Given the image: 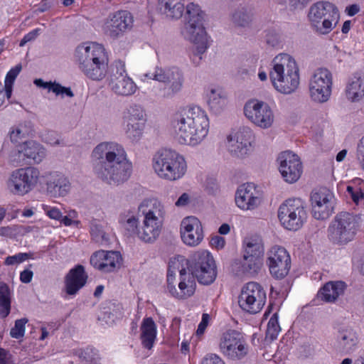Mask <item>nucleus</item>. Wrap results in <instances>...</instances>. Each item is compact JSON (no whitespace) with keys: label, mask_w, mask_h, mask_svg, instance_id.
I'll return each mask as SVG.
<instances>
[{"label":"nucleus","mask_w":364,"mask_h":364,"mask_svg":"<svg viewBox=\"0 0 364 364\" xmlns=\"http://www.w3.org/2000/svg\"><path fill=\"white\" fill-rule=\"evenodd\" d=\"M171 126L181 144L195 146L208 134L209 120L199 107H187L174 114Z\"/></svg>","instance_id":"nucleus-1"},{"label":"nucleus","mask_w":364,"mask_h":364,"mask_svg":"<svg viewBox=\"0 0 364 364\" xmlns=\"http://www.w3.org/2000/svg\"><path fill=\"white\" fill-rule=\"evenodd\" d=\"M75 60L79 70L89 79L103 80L109 72V53L100 43L86 41L80 43L75 50Z\"/></svg>","instance_id":"nucleus-2"},{"label":"nucleus","mask_w":364,"mask_h":364,"mask_svg":"<svg viewBox=\"0 0 364 364\" xmlns=\"http://www.w3.org/2000/svg\"><path fill=\"white\" fill-rule=\"evenodd\" d=\"M205 13L194 3L186 6L184 15V26L181 33L184 38L193 43L196 53L193 54V62L198 64L209 46L208 37L204 26Z\"/></svg>","instance_id":"nucleus-3"},{"label":"nucleus","mask_w":364,"mask_h":364,"mask_svg":"<svg viewBox=\"0 0 364 364\" xmlns=\"http://www.w3.org/2000/svg\"><path fill=\"white\" fill-rule=\"evenodd\" d=\"M269 73L274 87L279 92L289 95L296 90L299 85V70L295 60L289 54L276 56Z\"/></svg>","instance_id":"nucleus-4"},{"label":"nucleus","mask_w":364,"mask_h":364,"mask_svg":"<svg viewBox=\"0 0 364 364\" xmlns=\"http://www.w3.org/2000/svg\"><path fill=\"white\" fill-rule=\"evenodd\" d=\"M138 210L144 216L139 239L144 242H153L161 232L166 215L164 206L157 199H145L139 205Z\"/></svg>","instance_id":"nucleus-5"},{"label":"nucleus","mask_w":364,"mask_h":364,"mask_svg":"<svg viewBox=\"0 0 364 364\" xmlns=\"http://www.w3.org/2000/svg\"><path fill=\"white\" fill-rule=\"evenodd\" d=\"M152 166L161 178L176 181L186 173L187 166L183 156L171 149H161L153 156Z\"/></svg>","instance_id":"nucleus-6"},{"label":"nucleus","mask_w":364,"mask_h":364,"mask_svg":"<svg viewBox=\"0 0 364 364\" xmlns=\"http://www.w3.org/2000/svg\"><path fill=\"white\" fill-rule=\"evenodd\" d=\"M359 228V218L348 212L337 214L327 230L328 240L334 245H345L353 241Z\"/></svg>","instance_id":"nucleus-7"},{"label":"nucleus","mask_w":364,"mask_h":364,"mask_svg":"<svg viewBox=\"0 0 364 364\" xmlns=\"http://www.w3.org/2000/svg\"><path fill=\"white\" fill-rule=\"evenodd\" d=\"M308 18L316 33L326 35L336 26L339 11L334 4L328 1H318L311 6Z\"/></svg>","instance_id":"nucleus-8"},{"label":"nucleus","mask_w":364,"mask_h":364,"mask_svg":"<svg viewBox=\"0 0 364 364\" xmlns=\"http://www.w3.org/2000/svg\"><path fill=\"white\" fill-rule=\"evenodd\" d=\"M40 171L32 166L20 168L13 171L6 185L7 190L16 196H25L31 191L39 183Z\"/></svg>","instance_id":"nucleus-9"},{"label":"nucleus","mask_w":364,"mask_h":364,"mask_svg":"<svg viewBox=\"0 0 364 364\" xmlns=\"http://www.w3.org/2000/svg\"><path fill=\"white\" fill-rule=\"evenodd\" d=\"M186 265L193 278L200 284L208 285L212 284L217 276L216 265L213 257L207 251L195 252L186 262Z\"/></svg>","instance_id":"nucleus-10"},{"label":"nucleus","mask_w":364,"mask_h":364,"mask_svg":"<svg viewBox=\"0 0 364 364\" xmlns=\"http://www.w3.org/2000/svg\"><path fill=\"white\" fill-rule=\"evenodd\" d=\"M278 218L282 225L289 230H299L307 218L302 201L298 198L288 199L278 209Z\"/></svg>","instance_id":"nucleus-11"},{"label":"nucleus","mask_w":364,"mask_h":364,"mask_svg":"<svg viewBox=\"0 0 364 364\" xmlns=\"http://www.w3.org/2000/svg\"><path fill=\"white\" fill-rule=\"evenodd\" d=\"M94 169L103 181L111 183L114 176V143L105 141L99 144L92 152Z\"/></svg>","instance_id":"nucleus-12"},{"label":"nucleus","mask_w":364,"mask_h":364,"mask_svg":"<svg viewBox=\"0 0 364 364\" xmlns=\"http://www.w3.org/2000/svg\"><path fill=\"white\" fill-rule=\"evenodd\" d=\"M122 122L127 137L132 142L142 137L146 122V114L142 106L131 105L122 113Z\"/></svg>","instance_id":"nucleus-13"},{"label":"nucleus","mask_w":364,"mask_h":364,"mask_svg":"<svg viewBox=\"0 0 364 364\" xmlns=\"http://www.w3.org/2000/svg\"><path fill=\"white\" fill-rule=\"evenodd\" d=\"M266 299L263 287L257 282H250L242 287L238 296V304L244 311L255 314L263 309Z\"/></svg>","instance_id":"nucleus-14"},{"label":"nucleus","mask_w":364,"mask_h":364,"mask_svg":"<svg viewBox=\"0 0 364 364\" xmlns=\"http://www.w3.org/2000/svg\"><path fill=\"white\" fill-rule=\"evenodd\" d=\"M144 77L163 82L167 85L162 90V95L164 97H171L179 92L184 82L183 72L177 67L165 68L157 67L154 73H146Z\"/></svg>","instance_id":"nucleus-15"},{"label":"nucleus","mask_w":364,"mask_h":364,"mask_svg":"<svg viewBox=\"0 0 364 364\" xmlns=\"http://www.w3.org/2000/svg\"><path fill=\"white\" fill-rule=\"evenodd\" d=\"M332 85L331 73L326 68L317 69L311 77L309 83L311 100L318 103L327 102L331 95Z\"/></svg>","instance_id":"nucleus-16"},{"label":"nucleus","mask_w":364,"mask_h":364,"mask_svg":"<svg viewBox=\"0 0 364 364\" xmlns=\"http://www.w3.org/2000/svg\"><path fill=\"white\" fill-rule=\"evenodd\" d=\"M246 117L262 129H268L274 123V115L270 106L263 101L251 100L244 107Z\"/></svg>","instance_id":"nucleus-17"},{"label":"nucleus","mask_w":364,"mask_h":364,"mask_svg":"<svg viewBox=\"0 0 364 364\" xmlns=\"http://www.w3.org/2000/svg\"><path fill=\"white\" fill-rule=\"evenodd\" d=\"M311 213L317 220H325L333 212L335 198L327 188L314 190L311 193Z\"/></svg>","instance_id":"nucleus-18"},{"label":"nucleus","mask_w":364,"mask_h":364,"mask_svg":"<svg viewBox=\"0 0 364 364\" xmlns=\"http://www.w3.org/2000/svg\"><path fill=\"white\" fill-rule=\"evenodd\" d=\"M267 255V264L272 276L277 279L284 278L291 268V258L288 252L282 247L274 246Z\"/></svg>","instance_id":"nucleus-19"},{"label":"nucleus","mask_w":364,"mask_h":364,"mask_svg":"<svg viewBox=\"0 0 364 364\" xmlns=\"http://www.w3.org/2000/svg\"><path fill=\"white\" fill-rule=\"evenodd\" d=\"M279 170L285 181L293 183L299 180L302 173L299 157L289 151L282 152L277 159Z\"/></svg>","instance_id":"nucleus-20"},{"label":"nucleus","mask_w":364,"mask_h":364,"mask_svg":"<svg viewBox=\"0 0 364 364\" xmlns=\"http://www.w3.org/2000/svg\"><path fill=\"white\" fill-rule=\"evenodd\" d=\"M262 193L253 183H244L238 188L235 203L242 210H254L261 203Z\"/></svg>","instance_id":"nucleus-21"},{"label":"nucleus","mask_w":364,"mask_h":364,"mask_svg":"<svg viewBox=\"0 0 364 364\" xmlns=\"http://www.w3.org/2000/svg\"><path fill=\"white\" fill-rule=\"evenodd\" d=\"M242 335L237 331H229L223 334L220 343L223 353L229 358L240 359L247 354V348L242 341Z\"/></svg>","instance_id":"nucleus-22"},{"label":"nucleus","mask_w":364,"mask_h":364,"mask_svg":"<svg viewBox=\"0 0 364 364\" xmlns=\"http://www.w3.org/2000/svg\"><path fill=\"white\" fill-rule=\"evenodd\" d=\"M181 237L189 246H197L203 239V230L200 221L194 216L185 218L181 223Z\"/></svg>","instance_id":"nucleus-23"},{"label":"nucleus","mask_w":364,"mask_h":364,"mask_svg":"<svg viewBox=\"0 0 364 364\" xmlns=\"http://www.w3.org/2000/svg\"><path fill=\"white\" fill-rule=\"evenodd\" d=\"M42 178L46 185L48 192L55 196H65L70 190V181L60 172H47L42 176Z\"/></svg>","instance_id":"nucleus-24"},{"label":"nucleus","mask_w":364,"mask_h":364,"mask_svg":"<svg viewBox=\"0 0 364 364\" xmlns=\"http://www.w3.org/2000/svg\"><path fill=\"white\" fill-rule=\"evenodd\" d=\"M18 154V158L14 155H11V161L19 162L24 158L33 159L35 162H41L46 155L45 149L35 141H26L18 146L15 153Z\"/></svg>","instance_id":"nucleus-25"},{"label":"nucleus","mask_w":364,"mask_h":364,"mask_svg":"<svg viewBox=\"0 0 364 364\" xmlns=\"http://www.w3.org/2000/svg\"><path fill=\"white\" fill-rule=\"evenodd\" d=\"M178 289L175 286L168 284L167 287L171 295L179 299H186L193 295L196 289V282L193 275L187 272L186 269L181 270L180 282Z\"/></svg>","instance_id":"nucleus-26"},{"label":"nucleus","mask_w":364,"mask_h":364,"mask_svg":"<svg viewBox=\"0 0 364 364\" xmlns=\"http://www.w3.org/2000/svg\"><path fill=\"white\" fill-rule=\"evenodd\" d=\"M115 66H117V73L119 75L117 77L115 76V93L123 96L133 95L136 92V85L127 76L124 63L119 60Z\"/></svg>","instance_id":"nucleus-27"},{"label":"nucleus","mask_w":364,"mask_h":364,"mask_svg":"<svg viewBox=\"0 0 364 364\" xmlns=\"http://www.w3.org/2000/svg\"><path fill=\"white\" fill-rule=\"evenodd\" d=\"M87 279V275L82 265H77L70 270L65 277L66 293L69 295H75L84 285Z\"/></svg>","instance_id":"nucleus-28"},{"label":"nucleus","mask_w":364,"mask_h":364,"mask_svg":"<svg viewBox=\"0 0 364 364\" xmlns=\"http://www.w3.org/2000/svg\"><path fill=\"white\" fill-rule=\"evenodd\" d=\"M346 285L341 281L327 282L318 291V296L326 302H334L343 294Z\"/></svg>","instance_id":"nucleus-29"},{"label":"nucleus","mask_w":364,"mask_h":364,"mask_svg":"<svg viewBox=\"0 0 364 364\" xmlns=\"http://www.w3.org/2000/svg\"><path fill=\"white\" fill-rule=\"evenodd\" d=\"M91 264L104 272H111L114 267V252L100 250L90 258Z\"/></svg>","instance_id":"nucleus-30"},{"label":"nucleus","mask_w":364,"mask_h":364,"mask_svg":"<svg viewBox=\"0 0 364 364\" xmlns=\"http://www.w3.org/2000/svg\"><path fill=\"white\" fill-rule=\"evenodd\" d=\"M337 340L340 348L346 353L353 350L358 342L356 332L348 326L339 328Z\"/></svg>","instance_id":"nucleus-31"},{"label":"nucleus","mask_w":364,"mask_h":364,"mask_svg":"<svg viewBox=\"0 0 364 364\" xmlns=\"http://www.w3.org/2000/svg\"><path fill=\"white\" fill-rule=\"evenodd\" d=\"M183 0H159V8L170 19H179L184 12Z\"/></svg>","instance_id":"nucleus-32"},{"label":"nucleus","mask_w":364,"mask_h":364,"mask_svg":"<svg viewBox=\"0 0 364 364\" xmlns=\"http://www.w3.org/2000/svg\"><path fill=\"white\" fill-rule=\"evenodd\" d=\"M140 328L142 346L149 350L151 349L156 337V326L152 318H144Z\"/></svg>","instance_id":"nucleus-33"},{"label":"nucleus","mask_w":364,"mask_h":364,"mask_svg":"<svg viewBox=\"0 0 364 364\" xmlns=\"http://www.w3.org/2000/svg\"><path fill=\"white\" fill-rule=\"evenodd\" d=\"M346 96L353 102L360 100L364 96V78L354 75L346 87Z\"/></svg>","instance_id":"nucleus-34"},{"label":"nucleus","mask_w":364,"mask_h":364,"mask_svg":"<svg viewBox=\"0 0 364 364\" xmlns=\"http://www.w3.org/2000/svg\"><path fill=\"white\" fill-rule=\"evenodd\" d=\"M119 223L123 226L128 235L137 236L139 238V235L142 232V228H139L138 219L132 212L128 211L127 213L120 215Z\"/></svg>","instance_id":"nucleus-35"},{"label":"nucleus","mask_w":364,"mask_h":364,"mask_svg":"<svg viewBox=\"0 0 364 364\" xmlns=\"http://www.w3.org/2000/svg\"><path fill=\"white\" fill-rule=\"evenodd\" d=\"M133 26V17L128 11H119L115 14V36L130 31Z\"/></svg>","instance_id":"nucleus-36"},{"label":"nucleus","mask_w":364,"mask_h":364,"mask_svg":"<svg viewBox=\"0 0 364 364\" xmlns=\"http://www.w3.org/2000/svg\"><path fill=\"white\" fill-rule=\"evenodd\" d=\"M31 133V127L26 123H21L11 127L9 135L12 143L17 145V147L22 144L21 142Z\"/></svg>","instance_id":"nucleus-37"},{"label":"nucleus","mask_w":364,"mask_h":364,"mask_svg":"<svg viewBox=\"0 0 364 364\" xmlns=\"http://www.w3.org/2000/svg\"><path fill=\"white\" fill-rule=\"evenodd\" d=\"M262 264V257L243 256L241 269L244 274L254 277L258 274Z\"/></svg>","instance_id":"nucleus-38"},{"label":"nucleus","mask_w":364,"mask_h":364,"mask_svg":"<svg viewBox=\"0 0 364 364\" xmlns=\"http://www.w3.org/2000/svg\"><path fill=\"white\" fill-rule=\"evenodd\" d=\"M11 311V291L7 284L0 282V317H7Z\"/></svg>","instance_id":"nucleus-39"},{"label":"nucleus","mask_w":364,"mask_h":364,"mask_svg":"<svg viewBox=\"0 0 364 364\" xmlns=\"http://www.w3.org/2000/svg\"><path fill=\"white\" fill-rule=\"evenodd\" d=\"M264 247L262 240L259 237H252L245 240L243 256L262 257Z\"/></svg>","instance_id":"nucleus-40"},{"label":"nucleus","mask_w":364,"mask_h":364,"mask_svg":"<svg viewBox=\"0 0 364 364\" xmlns=\"http://www.w3.org/2000/svg\"><path fill=\"white\" fill-rule=\"evenodd\" d=\"M33 82L37 87L48 89V91L53 92L56 95H61L63 97L66 95L70 97L73 96V93L70 88L63 87L58 83L44 82L42 79H36Z\"/></svg>","instance_id":"nucleus-41"},{"label":"nucleus","mask_w":364,"mask_h":364,"mask_svg":"<svg viewBox=\"0 0 364 364\" xmlns=\"http://www.w3.org/2000/svg\"><path fill=\"white\" fill-rule=\"evenodd\" d=\"M252 18V14L245 8H238L232 16V21L235 25L240 27L248 26Z\"/></svg>","instance_id":"nucleus-42"},{"label":"nucleus","mask_w":364,"mask_h":364,"mask_svg":"<svg viewBox=\"0 0 364 364\" xmlns=\"http://www.w3.org/2000/svg\"><path fill=\"white\" fill-rule=\"evenodd\" d=\"M132 172V164L130 161H125L117 164L115 169V184H121L127 181Z\"/></svg>","instance_id":"nucleus-43"},{"label":"nucleus","mask_w":364,"mask_h":364,"mask_svg":"<svg viewBox=\"0 0 364 364\" xmlns=\"http://www.w3.org/2000/svg\"><path fill=\"white\" fill-rule=\"evenodd\" d=\"M208 105L215 112H220L225 103V97L221 92L212 89L208 95Z\"/></svg>","instance_id":"nucleus-44"},{"label":"nucleus","mask_w":364,"mask_h":364,"mask_svg":"<svg viewBox=\"0 0 364 364\" xmlns=\"http://www.w3.org/2000/svg\"><path fill=\"white\" fill-rule=\"evenodd\" d=\"M232 136L233 139L239 141L238 143H243L245 144V147L246 146L251 150L252 142L254 139V134L250 128L247 127H240Z\"/></svg>","instance_id":"nucleus-45"},{"label":"nucleus","mask_w":364,"mask_h":364,"mask_svg":"<svg viewBox=\"0 0 364 364\" xmlns=\"http://www.w3.org/2000/svg\"><path fill=\"white\" fill-rule=\"evenodd\" d=\"M183 262H188V260H185L182 257H178V258L171 259L168 262V268L167 273V285L171 284L173 283V277L176 273V272H179L181 275V270L182 269H186L183 267Z\"/></svg>","instance_id":"nucleus-46"},{"label":"nucleus","mask_w":364,"mask_h":364,"mask_svg":"<svg viewBox=\"0 0 364 364\" xmlns=\"http://www.w3.org/2000/svg\"><path fill=\"white\" fill-rule=\"evenodd\" d=\"M229 141V151L230 154L237 158H244L250 152V149L247 147H245V144L238 143L236 139H233L232 136H228Z\"/></svg>","instance_id":"nucleus-47"},{"label":"nucleus","mask_w":364,"mask_h":364,"mask_svg":"<svg viewBox=\"0 0 364 364\" xmlns=\"http://www.w3.org/2000/svg\"><path fill=\"white\" fill-rule=\"evenodd\" d=\"M281 328L277 314H274L268 321L265 339L272 341L277 338Z\"/></svg>","instance_id":"nucleus-48"},{"label":"nucleus","mask_w":364,"mask_h":364,"mask_svg":"<svg viewBox=\"0 0 364 364\" xmlns=\"http://www.w3.org/2000/svg\"><path fill=\"white\" fill-rule=\"evenodd\" d=\"M21 70V65H17L14 68H11L6 75L4 85H3V87H5L4 90L7 93L8 97H11V96L13 84Z\"/></svg>","instance_id":"nucleus-49"},{"label":"nucleus","mask_w":364,"mask_h":364,"mask_svg":"<svg viewBox=\"0 0 364 364\" xmlns=\"http://www.w3.org/2000/svg\"><path fill=\"white\" fill-rule=\"evenodd\" d=\"M81 363L97 364L100 360L98 351L93 348L87 347L83 350L80 355Z\"/></svg>","instance_id":"nucleus-50"},{"label":"nucleus","mask_w":364,"mask_h":364,"mask_svg":"<svg viewBox=\"0 0 364 364\" xmlns=\"http://www.w3.org/2000/svg\"><path fill=\"white\" fill-rule=\"evenodd\" d=\"M90 235L96 242L103 243L108 241V237L102 227L95 220L90 225Z\"/></svg>","instance_id":"nucleus-51"},{"label":"nucleus","mask_w":364,"mask_h":364,"mask_svg":"<svg viewBox=\"0 0 364 364\" xmlns=\"http://www.w3.org/2000/svg\"><path fill=\"white\" fill-rule=\"evenodd\" d=\"M28 323V319L23 318L18 319L15 321L14 326L10 330L11 337L19 339L24 336L26 331V324Z\"/></svg>","instance_id":"nucleus-52"},{"label":"nucleus","mask_w":364,"mask_h":364,"mask_svg":"<svg viewBox=\"0 0 364 364\" xmlns=\"http://www.w3.org/2000/svg\"><path fill=\"white\" fill-rule=\"evenodd\" d=\"M100 26L105 34L109 36L114 35V13L112 11L101 20Z\"/></svg>","instance_id":"nucleus-53"},{"label":"nucleus","mask_w":364,"mask_h":364,"mask_svg":"<svg viewBox=\"0 0 364 364\" xmlns=\"http://www.w3.org/2000/svg\"><path fill=\"white\" fill-rule=\"evenodd\" d=\"M65 213L67 215L63 216L62 224L66 227L74 226L77 228H80L81 222L78 220V213L74 209H70Z\"/></svg>","instance_id":"nucleus-54"},{"label":"nucleus","mask_w":364,"mask_h":364,"mask_svg":"<svg viewBox=\"0 0 364 364\" xmlns=\"http://www.w3.org/2000/svg\"><path fill=\"white\" fill-rule=\"evenodd\" d=\"M30 258L28 253L20 252L12 256H9L5 259L6 265H14L23 262Z\"/></svg>","instance_id":"nucleus-55"},{"label":"nucleus","mask_w":364,"mask_h":364,"mask_svg":"<svg viewBox=\"0 0 364 364\" xmlns=\"http://www.w3.org/2000/svg\"><path fill=\"white\" fill-rule=\"evenodd\" d=\"M43 209L46 215L52 220L60 221L62 223L63 213L56 207H52L47 205H43Z\"/></svg>","instance_id":"nucleus-56"},{"label":"nucleus","mask_w":364,"mask_h":364,"mask_svg":"<svg viewBox=\"0 0 364 364\" xmlns=\"http://www.w3.org/2000/svg\"><path fill=\"white\" fill-rule=\"evenodd\" d=\"M265 41L271 47L278 46L281 43L280 35L274 30H269L265 36Z\"/></svg>","instance_id":"nucleus-57"},{"label":"nucleus","mask_w":364,"mask_h":364,"mask_svg":"<svg viewBox=\"0 0 364 364\" xmlns=\"http://www.w3.org/2000/svg\"><path fill=\"white\" fill-rule=\"evenodd\" d=\"M129 161L127 157V154L124 148L119 144H115V169L117 170V164Z\"/></svg>","instance_id":"nucleus-58"},{"label":"nucleus","mask_w":364,"mask_h":364,"mask_svg":"<svg viewBox=\"0 0 364 364\" xmlns=\"http://www.w3.org/2000/svg\"><path fill=\"white\" fill-rule=\"evenodd\" d=\"M356 158L360 168L364 171V136L360 139L358 144Z\"/></svg>","instance_id":"nucleus-59"},{"label":"nucleus","mask_w":364,"mask_h":364,"mask_svg":"<svg viewBox=\"0 0 364 364\" xmlns=\"http://www.w3.org/2000/svg\"><path fill=\"white\" fill-rule=\"evenodd\" d=\"M43 139L44 141L50 145L55 146L60 144V140L58 138V135L55 132H48L43 134Z\"/></svg>","instance_id":"nucleus-60"},{"label":"nucleus","mask_w":364,"mask_h":364,"mask_svg":"<svg viewBox=\"0 0 364 364\" xmlns=\"http://www.w3.org/2000/svg\"><path fill=\"white\" fill-rule=\"evenodd\" d=\"M41 31L40 28H36L26 34L20 42V46H23L29 41L34 40Z\"/></svg>","instance_id":"nucleus-61"},{"label":"nucleus","mask_w":364,"mask_h":364,"mask_svg":"<svg viewBox=\"0 0 364 364\" xmlns=\"http://www.w3.org/2000/svg\"><path fill=\"white\" fill-rule=\"evenodd\" d=\"M16 230V225L0 227V236L12 237Z\"/></svg>","instance_id":"nucleus-62"},{"label":"nucleus","mask_w":364,"mask_h":364,"mask_svg":"<svg viewBox=\"0 0 364 364\" xmlns=\"http://www.w3.org/2000/svg\"><path fill=\"white\" fill-rule=\"evenodd\" d=\"M0 364H14L9 352L0 347Z\"/></svg>","instance_id":"nucleus-63"},{"label":"nucleus","mask_w":364,"mask_h":364,"mask_svg":"<svg viewBox=\"0 0 364 364\" xmlns=\"http://www.w3.org/2000/svg\"><path fill=\"white\" fill-rule=\"evenodd\" d=\"M209 318H210V316L208 314H203L202 320H201L200 323H199V325L198 326V329L196 331V334L198 336L203 334V333L208 326Z\"/></svg>","instance_id":"nucleus-64"}]
</instances>
